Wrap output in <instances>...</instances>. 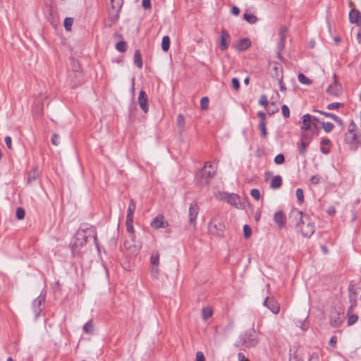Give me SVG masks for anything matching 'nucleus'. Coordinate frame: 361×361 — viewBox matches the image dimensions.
<instances>
[{
    "mask_svg": "<svg viewBox=\"0 0 361 361\" xmlns=\"http://www.w3.org/2000/svg\"><path fill=\"white\" fill-rule=\"evenodd\" d=\"M5 142H6V147L9 149H12L13 147H12V139L10 136H6L5 137Z\"/></svg>",
    "mask_w": 361,
    "mask_h": 361,
    "instance_id": "obj_57",
    "label": "nucleus"
},
{
    "mask_svg": "<svg viewBox=\"0 0 361 361\" xmlns=\"http://www.w3.org/2000/svg\"><path fill=\"white\" fill-rule=\"evenodd\" d=\"M349 20L351 23H355L358 25H361L360 12L355 8L351 9L349 13Z\"/></svg>",
    "mask_w": 361,
    "mask_h": 361,
    "instance_id": "obj_21",
    "label": "nucleus"
},
{
    "mask_svg": "<svg viewBox=\"0 0 361 361\" xmlns=\"http://www.w3.org/2000/svg\"><path fill=\"white\" fill-rule=\"evenodd\" d=\"M231 37L225 29H222L220 35L219 47L221 51H226L229 46Z\"/></svg>",
    "mask_w": 361,
    "mask_h": 361,
    "instance_id": "obj_12",
    "label": "nucleus"
},
{
    "mask_svg": "<svg viewBox=\"0 0 361 361\" xmlns=\"http://www.w3.org/2000/svg\"><path fill=\"white\" fill-rule=\"evenodd\" d=\"M45 300V296L39 295L35 299L32 304V310L34 314V319H37L43 310V303Z\"/></svg>",
    "mask_w": 361,
    "mask_h": 361,
    "instance_id": "obj_10",
    "label": "nucleus"
},
{
    "mask_svg": "<svg viewBox=\"0 0 361 361\" xmlns=\"http://www.w3.org/2000/svg\"><path fill=\"white\" fill-rule=\"evenodd\" d=\"M263 305L269 309L274 314H278L279 312V305L274 298L267 297Z\"/></svg>",
    "mask_w": 361,
    "mask_h": 361,
    "instance_id": "obj_13",
    "label": "nucleus"
},
{
    "mask_svg": "<svg viewBox=\"0 0 361 361\" xmlns=\"http://www.w3.org/2000/svg\"><path fill=\"white\" fill-rule=\"evenodd\" d=\"M289 221L304 237L310 238L315 231L314 224L311 221L310 216L303 214L298 209L290 211Z\"/></svg>",
    "mask_w": 361,
    "mask_h": 361,
    "instance_id": "obj_1",
    "label": "nucleus"
},
{
    "mask_svg": "<svg viewBox=\"0 0 361 361\" xmlns=\"http://www.w3.org/2000/svg\"><path fill=\"white\" fill-rule=\"evenodd\" d=\"M168 225V222L164 220V216L161 214L158 215L151 222V226L155 229L166 228Z\"/></svg>",
    "mask_w": 361,
    "mask_h": 361,
    "instance_id": "obj_15",
    "label": "nucleus"
},
{
    "mask_svg": "<svg viewBox=\"0 0 361 361\" xmlns=\"http://www.w3.org/2000/svg\"><path fill=\"white\" fill-rule=\"evenodd\" d=\"M212 315V310L209 307H204L202 310V316L204 320L208 319Z\"/></svg>",
    "mask_w": 361,
    "mask_h": 361,
    "instance_id": "obj_35",
    "label": "nucleus"
},
{
    "mask_svg": "<svg viewBox=\"0 0 361 361\" xmlns=\"http://www.w3.org/2000/svg\"><path fill=\"white\" fill-rule=\"evenodd\" d=\"M259 343V337L256 331L252 328L240 335L235 345L238 348H253Z\"/></svg>",
    "mask_w": 361,
    "mask_h": 361,
    "instance_id": "obj_2",
    "label": "nucleus"
},
{
    "mask_svg": "<svg viewBox=\"0 0 361 361\" xmlns=\"http://www.w3.org/2000/svg\"><path fill=\"white\" fill-rule=\"evenodd\" d=\"M343 320L341 317V314L338 312L335 311L331 312L330 315V324L334 327H338L341 325Z\"/></svg>",
    "mask_w": 361,
    "mask_h": 361,
    "instance_id": "obj_20",
    "label": "nucleus"
},
{
    "mask_svg": "<svg viewBox=\"0 0 361 361\" xmlns=\"http://www.w3.org/2000/svg\"><path fill=\"white\" fill-rule=\"evenodd\" d=\"M199 207L196 202L191 204L189 208V222L190 224H195L198 214Z\"/></svg>",
    "mask_w": 361,
    "mask_h": 361,
    "instance_id": "obj_18",
    "label": "nucleus"
},
{
    "mask_svg": "<svg viewBox=\"0 0 361 361\" xmlns=\"http://www.w3.org/2000/svg\"><path fill=\"white\" fill-rule=\"evenodd\" d=\"M342 91L341 85L338 82L336 79V75L334 74V82L331 84L326 90L329 94L338 97Z\"/></svg>",
    "mask_w": 361,
    "mask_h": 361,
    "instance_id": "obj_11",
    "label": "nucleus"
},
{
    "mask_svg": "<svg viewBox=\"0 0 361 361\" xmlns=\"http://www.w3.org/2000/svg\"><path fill=\"white\" fill-rule=\"evenodd\" d=\"M59 135L56 133H54L51 137V143L54 145L57 146L59 143Z\"/></svg>",
    "mask_w": 361,
    "mask_h": 361,
    "instance_id": "obj_56",
    "label": "nucleus"
},
{
    "mask_svg": "<svg viewBox=\"0 0 361 361\" xmlns=\"http://www.w3.org/2000/svg\"><path fill=\"white\" fill-rule=\"evenodd\" d=\"M251 46V41L249 38L245 37L240 39L235 45V49L238 51L247 50Z\"/></svg>",
    "mask_w": 361,
    "mask_h": 361,
    "instance_id": "obj_19",
    "label": "nucleus"
},
{
    "mask_svg": "<svg viewBox=\"0 0 361 361\" xmlns=\"http://www.w3.org/2000/svg\"><path fill=\"white\" fill-rule=\"evenodd\" d=\"M134 63L137 68H141L142 67V59L140 50H135V51Z\"/></svg>",
    "mask_w": 361,
    "mask_h": 361,
    "instance_id": "obj_27",
    "label": "nucleus"
},
{
    "mask_svg": "<svg viewBox=\"0 0 361 361\" xmlns=\"http://www.w3.org/2000/svg\"><path fill=\"white\" fill-rule=\"evenodd\" d=\"M302 126H301V129L305 130V131H307L310 129V126H311V122L312 121H319V118L315 117V116H311L310 114H305L302 117Z\"/></svg>",
    "mask_w": 361,
    "mask_h": 361,
    "instance_id": "obj_16",
    "label": "nucleus"
},
{
    "mask_svg": "<svg viewBox=\"0 0 361 361\" xmlns=\"http://www.w3.org/2000/svg\"><path fill=\"white\" fill-rule=\"evenodd\" d=\"M110 4L108 5L107 11L109 14V18L114 20H118L119 13L123 5V0H109Z\"/></svg>",
    "mask_w": 361,
    "mask_h": 361,
    "instance_id": "obj_5",
    "label": "nucleus"
},
{
    "mask_svg": "<svg viewBox=\"0 0 361 361\" xmlns=\"http://www.w3.org/2000/svg\"><path fill=\"white\" fill-rule=\"evenodd\" d=\"M73 18L67 17L64 19L63 25L66 31H71L73 23Z\"/></svg>",
    "mask_w": 361,
    "mask_h": 361,
    "instance_id": "obj_34",
    "label": "nucleus"
},
{
    "mask_svg": "<svg viewBox=\"0 0 361 361\" xmlns=\"http://www.w3.org/2000/svg\"><path fill=\"white\" fill-rule=\"evenodd\" d=\"M342 106H343V104L340 103V102H334V103L328 104L327 109L329 110H332V109H339Z\"/></svg>",
    "mask_w": 361,
    "mask_h": 361,
    "instance_id": "obj_48",
    "label": "nucleus"
},
{
    "mask_svg": "<svg viewBox=\"0 0 361 361\" xmlns=\"http://www.w3.org/2000/svg\"><path fill=\"white\" fill-rule=\"evenodd\" d=\"M243 18L250 24H254L257 22V18L255 15L252 13H245L243 15Z\"/></svg>",
    "mask_w": 361,
    "mask_h": 361,
    "instance_id": "obj_31",
    "label": "nucleus"
},
{
    "mask_svg": "<svg viewBox=\"0 0 361 361\" xmlns=\"http://www.w3.org/2000/svg\"><path fill=\"white\" fill-rule=\"evenodd\" d=\"M296 197L300 202H304L303 190L301 188H298L295 192Z\"/></svg>",
    "mask_w": 361,
    "mask_h": 361,
    "instance_id": "obj_47",
    "label": "nucleus"
},
{
    "mask_svg": "<svg viewBox=\"0 0 361 361\" xmlns=\"http://www.w3.org/2000/svg\"><path fill=\"white\" fill-rule=\"evenodd\" d=\"M151 274L154 279H157L159 274V253L158 251L153 252L150 257Z\"/></svg>",
    "mask_w": 361,
    "mask_h": 361,
    "instance_id": "obj_9",
    "label": "nucleus"
},
{
    "mask_svg": "<svg viewBox=\"0 0 361 361\" xmlns=\"http://www.w3.org/2000/svg\"><path fill=\"white\" fill-rule=\"evenodd\" d=\"M252 234V229L251 228L245 224L243 226V235H244V238L247 239L250 237Z\"/></svg>",
    "mask_w": 361,
    "mask_h": 361,
    "instance_id": "obj_41",
    "label": "nucleus"
},
{
    "mask_svg": "<svg viewBox=\"0 0 361 361\" xmlns=\"http://www.w3.org/2000/svg\"><path fill=\"white\" fill-rule=\"evenodd\" d=\"M133 219H126V228H127V231L129 233V237L130 238H131L132 240L133 238H135V234H134V228H133Z\"/></svg>",
    "mask_w": 361,
    "mask_h": 361,
    "instance_id": "obj_28",
    "label": "nucleus"
},
{
    "mask_svg": "<svg viewBox=\"0 0 361 361\" xmlns=\"http://www.w3.org/2000/svg\"><path fill=\"white\" fill-rule=\"evenodd\" d=\"M312 136L308 133H302L301 136V140L302 141H307V142L310 143L312 140Z\"/></svg>",
    "mask_w": 361,
    "mask_h": 361,
    "instance_id": "obj_55",
    "label": "nucleus"
},
{
    "mask_svg": "<svg viewBox=\"0 0 361 361\" xmlns=\"http://www.w3.org/2000/svg\"><path fill=\"white\" fill-rule=\"evenodd\" d=\"M310 143L307 142V141L300 140V144L298 146V152L302 157H305L306 154V147L309 145Z\"/></svg>",
    "mask_w": 361,
    "mask_h": 361,
    "instance_id": "obj_32",
    "label": "nucleus"
},
{
    "mask_svg": "<svg viewBox=\"0 0 361 361\" xmlns=\"http://www.w3.org/2000/svg\"><path fill=\"white\" fill-rule=\"evenodd\" d=\"M285 161V157L283 154H277L274 158V162L276 164H282Z\"/></svg>",
    "mask_w": 361,
    "mask_h": 361,
    "instance_id": "obj_45",
    "label": "nucleus"
},
{
    "mask_svg": "<svg viewBox=\"0 0 361 361\" xmlns=\"http://www.w3.org/2000/svg\"><path fill=\"white\" fill-rule=\"evenodd\" d=\"M208 229L210 233L217 236H222L224 232L225 226L219 219L214 218L209 222Z\"/></svg>",
    "mask_w": 361,
    "mask_h": 361,
    "instance_id": "obj_6",
    "label": "nucleus"
},
{
    "mask_svg": "<svg viewBox=\"0 0 361 361\" xmlns=\"http://www.w3.org/2000/svg\"><path fill=\"white\" fill-rule=\"evenodd\" d=\"M259 129L260 130L261 136L263 138H266L267 137V131L266 128V123H259Z\"/></svg>",
    "mask_w": 361,
    "mask_h": 361,
    "instance_id": "obj_39",
    "label": "nucleus"
},
{
    "mask_svg": "<svg viewBox=\"0 0 361 361\" xmlns=\"http://www.w3.org/2000/svg\"><path fill=\"white\" fill-rule=\"evenodd\" d=\"M298 80L302 84H305V85H310V84H312V80L310 78H308L307 77H306L302 73H299L298 74Z\"/></svg>",
    "mask_w": 361,
    "mask_h": 361,
    "instance_id": "obj_38",
    "label": "nucleus"
},
{
    "mask_svg": "<svg viewBox=\"0 0 361 361\" xmlns=\"http://www.w3.org/2000/svg\"><path fill=\"white\" fill-rule=\"evenodd\" d=\"M39 176L38 170L37 168L32 169L28 174L27 183L30 184L32 181L36 180Z\"/></svg>",
    "mask_w": 361,
    "mask_h": 361,
    "instance_id": "obj_29",
    "label": "nucleus"
},
{
    "mask_svg": "<svg viewBox=\"0 0 361 361\" xmlns=\"http://www.w3.org/2000/svg\"><path fill=\"white\" fill-rule=\"evenodd\" d=\"M279 84L281 91H285L286 90V85L283 82V76H281V78L279 79Z\"/></svg>",
    "mask_w": 361,
    "mask_h": 361,
    "instance_id": "obj_63",
    "label": "nucleus"
},
{
    "mask_svg": "<svg viewBox=\"0 0 361 361\" xmlns=\"http://www.w3.org/2000/svg\"><path fill=\"white\" fill-rule=\"evenodd\" d=\"M324 130L326 133H330L334 128V125L331 122H321Z\"/></svg>",
    "mask_w": 361,
    "mask_h": 361,
    "instance_id": "obj_37",
    "label": "nucleus"
},
{
    "mask_svg": "<svg viewBox=\"0 0 361 361\" xmlns=\"http://www.w3.org/2000/svg\"><path fill=\"white\" fill-rule=\"evenodd\" d=\"M135 201L132 199L130 202V204L128 205V211H127V216H126V219H133V214H134V212H135Z\"/></svg>",
    "mask_w": 361,
    "mask_h": 361,
    "instance_id": "obj_26",
    "label": "nucleus"
},
{
    "mask_svg": "<svg viewBox=\"0 0 361 361\" xmlns=\"http://www.w3.org/2000/svg\"><path fill=\"white\" fill-rule=\"evenodd\" d=\"M314 112H317V113H319L320 114H322L324 116H325L326 117H328V118H331L332 119H334V118L336 117V115L332 114V113H329V112H326V111H320V110H314Z\"/></svg>",
    "mask_w": 361,
    "mask_h": 361,
    "instance_id": "obj_50",
    "label": "nucleus"
},
{
    "mask_svg": "<svg viewBox=\"0 0 361 361\" xmlns=\"http://www.w3.org/2000/svg\"><path fill=\"white\" fill-rule=\"evenodd\" d=\"M282 185V178L279 175L275 176L271 181L270 187L272 189H278Z\"/></svg>",
    "mask_w": 361,
    "mask_h": 361,
    "instance_id": "obj_25",
    "label": "nucleus"
},
{
    "mask_svg": "<svg viewBox=\"0 0 361 361\" xmlns=\"http://www.w3.org/2000/svg\"><path fill=\"white\" fill-rule=\"evenodd\" d=\"M185 125V118L182 114H179L177 117V126L183 130Z\"/></svg>",
    "mask_w": 361,
    "mask_h": 361,
    "instance_id": "obj_44",
    "label": "nucleus"
},
{
    "mask_svg": "<svg viewBox=\"0 0 361 361\" xmlns=\"http://www.w3.org/2000/svg\"><path fill=\"white\" fill-rule=\"evenodd\" d=\"M142 6L145 9H149L151 8V0H142Z\"/></svg>",
    "mask_w": 361,
    "mask_h": 361,
    "instance_id": "obj_58",
    "label": "nucleus"
},
{
    "mask_svg": "<svg viewBox=\"0 0 361 361\" xmlns=\"http://www.w3.org/2000/svg\"><path fill=\"white\" fill-rule=\"evenodd\" d=\"M250 195L256 200H259L260 198V192L258 189H252L250 191Z\"/></svg>",
    "mask_w": 361,
    "mask_h": 361,
    "instance_id": "obj_49",
    "label": "nucleus"
},
{
    "mask_svg": "<svg viewBox=\"0 0 361 361\" xmlns=\"http://www.w3.org/2000/svg\"><path fill=\"white\" fill-rule=\"evenodd\" d=\"M87 241V236L84 230L78 231L75 235L71 245V251L73 255L77 252V249L83 247L86 245Z\"/></svg>",
    "mask_w": 361,
    "mask_h": 361,
    "instance_id": "obj_4",
    "label": "nucleus"
},
{
    "mask_svg": "<svg viewBox=\"0 0 361 361\" xmlns=\"http://www.w3.org/2000/svg\"><path fill=\"white\" fill-rule=\"evenodd\" d=\"M345 141L350 145L352 150L355 151L357 149L360 145V141L358 140L357 135L353 132V128H349L345 135Z\"/></svg>",
    "mask_w": 361,
    "mask_h": 361,
    "instance_id": "obj_8",
    "label": "nucleus"
},
{
    "mask_svg": "<svg viewBox=\"0 0 361 361\" xmlns=\"http://www.w3.org/2000/svg\"><path fill=\"white\" fill-rule=\"evenodd\" d=\"M25 212L22 207H18L16 209V217L19 220H22L25 218Z\"/></svg>",
    "mask_w": 361,
    "mask_h": 361,
    "instance_id": "obj_43",
    "label": "nucleus"
},
{
    "mask_svg": "<svg viewBox=\"0 0 361 361\" xmlns=\"http://www.w3.org/2000/svg\"><path fill=\"white\" fill-rule=\"evenodd\" d=\"M196 361H205L204 355L202 352L198 351L196 353Z\"/></svg>",
    "mask_w": 361,
    "mask_h": 361,
    "instance_id": "obj_59",
    "label": "nucleus"
},
{
    "mask_svg": "<svg viewBox=\"0 0 361 361\" xmlns=\"http://www.w3.org/2000/svg\"><path fill=\"white\" fill-rule=\"evenodd\" d=\"M276 224L280 228H284L286 226V216L282 211L276 212L274 216Z\"/></svg>",
    "mask_w": 361,
    "mask_h": 361,
    "instance_id": "obj_22",
    "label": "nucleus"
},
{
    "mask_svg": "<svg viewBox=\"0 0 361 361\" xmlns=\"http://www.w3.org/2000/svg\"><path fill=\"white\" fill-rule=\"evenodd\" d=\"M207 162L204 167L200 170L197 173V183L200 185H204L209 183V180L212 178L216 174V170L211 165H207Z\"/></svg>",
    "mask_w": 361,
    "mask_h": 361,
    "instance_id": "obj_3",
    "label": "nucleus"
},
{
    "mask_svg": "<svg viewBox=\"0 0 361 361\" xmlns=\"http://www.w3.org/2000/svg\"><path fill=\"white\" fill-rule=\"evenodd\" d=\"M116 49L120 52H124L127 49V43L123 40L120 41L116 43Z\"/></svg>",
    "mask_w": 361,
    "mask_h": 361,
    "instance_id": "obj_36",
    "label": "nucleus"
},
{
    "mask_svg": "<svg viewBox=\"0 0 361 361\" xmlns=\"http://www.w3.org/2000/svg\"><path fill=\"white\" fill-rule=\"evenodd\" d=\"M289 361H303L302 357L298 353L296 347L290 349Z\"/></svg>",
    "mask_w": 361,
    "mask_h": 361,
    "instance_id": "obj_23",
    "label": "nucleus"
},
{
    "mask_svg": "<svg viewBox=\"0 0 361 361\" xmlns=\"http://www.w3.org/2000/svg\"><path fill=\"white\" fill-rule=\"evenodd\" d=\"M227 202L231 205L238 207V204L240 202V197L234 193L229 194L227 196Z\"/></svg>",
    "mask_w": 361,
    "mask_h": 361,
    "instance_id": "obj_24",
    "label": "nucleus"
},
{
    "mask_svg": "<svg viewBox=\"0 0 361 361\" xmlns=\"http://www.w3.org/2000/svg\"><path fill=\"white\" fill-rule=\"evenodd\" d=\"M125 248L130 252L132 254H137L141 249V245L140 243H135L134 238L132 240H126L124 242Z\"/></svg>",
    "mask_w": 361,
    "mask_h": 361,
    "instance_id": "obj_14",
    "label": "nucleus"
},
{
    "mask_svg": "<svg viewBox=\"0 0 361 361\" xmlns=\"http://www.w3.org/2000/svg\"><path fill=\"white\" fill-rule=\"evenodd\" d=\"M281 111H282L283 116L285 118H288L290 116V110L287 105L283 104L281 106Z\"/></svg>",
    "mask_w": 361,
    "mask_h": 361,
    "instance_id": "obj_51",
    "label": "nucleus"
},
{
    "mask_svg": "<svg viewBox=\"0 0 361 361\" xmlns=\"http://www.w3.org/2000/svg\"><path fill=\"white\" fill-rule=\"evenodd\" d=\"M308 361H319V355L317 353H312L309 358Z\"/></svg>",
    "mask_w": 361,
    "mask_h": 361,
    "instance_id": "obj_62",
    "label": "nucleus"
},
{
    "mask_svg": "<svg viewBox=\"0 0 361 361\" xmlns=\"http://www.w3.org/2000/svg\"><path fill=\"white\" fill-rule=\"evenodd\" d=\"M118 20H112L109 18V14H108V18L104 20V26L106 27H111L114 24H115Z\"/></svg>",
    "mask_w": 361,
    "mask_h": 361,
    "instance_id": "obj_53",
    "label": "nucleus"
},
{
    "mask_svg": "<svg viewBox=\"0 0 361 361\" xmlns=\"http://www.w3.org/2000/svg\"><path fill=\"white\" fill-rule=\"evenodd\" d=\"M231 82L233 89H235V90H238L240 89V82L237 78H233Z\"/></svg>",
    "mask_w": 361,
    "mask_h": 361,
    "instance_id": "obj_54",
    "label": "nucleus"
},
{
    "mask_svg": "<svg viewBox=\"0 0 361 361\" xmlns=\"http://www.w3.org/2000/svg\"><path fill=\"white\" fill-rule=\"evenodd\" d=\"M337 343V338L336 336H332L329 341V345L332 346L333 348H335Z\"/></svg>",
    "mask_w": 361,
    "mask_h": 361,
    "instance_id": "obj_64",
    "label": "nucleus"
},
{
    "mask_svg": "<svg viewBox=\"0 0 361 361\" xmlns=\"http://www.w3.org/2000/svg\"><path fill=\"white\" fill-rule=\"evenodd\" d=\"M348 325L351 326L357 322L358 319V317L356 314H353L352 313H350V314H348Z\"/></svg>",
    "mask_w": 361,
    "mask_h": 361,
    "instance_id": "obj_40",
    "label": "nucleus"
},
{
    "mask_svg": "<svg viewBox=\"0 0 361 361\" xmlns=\"http://www.w3.org/2000/svg\"><path fill=\"white\" fill-rule=\"evenodd\" d=\"M257 116L260 118L259 123H265V120H266V118H267L265 113H264L263 111H259L257 113Z\"/></svg>",
    "mask_w": 361,
    "mask_h": 361,
    "instance_id": "obj_60",
    "label": "nucleus"
},
{
    "mask_svg": "<svg viewBox=\"0 0 361 361\" xmlns=\"http://www.w3.org/2000/svg\"><path fill=\"white\" fill-rule=\"evenodd\" d=\"M93 327L92 320H90L83 326V331L87 334H92L93 333Z\"/></svg>",
    "mask_w": 361,
    "mask_h": 361,
    "instance_id": "obj_33",
    "label": "nucleus"
},
{
    "mask_svg": "<svg viewBox=\"0 0 361 361\" xmlns=\"http://www.w3.org/2000/svg\"><path fill=\"white\" fill-rule=\"evenodd\" d=\"M287 32H288V29L286 26H281L280 27V30H279V33L280 39L277 44V53L276 54H277V58L281 61H283V56L281 54V52L285 47V42H286V39L287 37Z\"/></svg>",
    "mask_w": 361,
    "mask_h": 361,
    "instance_id": "obj_7",
    "label": "nucleus"
},
{
    "mask_svg": "<svg viewBox=\"0 0 361 361\" xmlns=\"http://www.w3.org/2000/svg\"><path fill=\"white\" fill-rule=\"evenodd\" d=\"M319 181H320V177L317 175L312 176L310 178L311 183L314 184V185L318 184L319 183Z\"/></svg>",
    "mask_w": 361,
    "mask_h": 361,
    "instance_id": "obj_61",
    "label": "nucleus"
},
{
    "mask_svg": "<svg viewBox=\"0 0 361 361\" xmlns=\"http://www.w3.org/2000/svg\"><path fill=\"white\" fill-rule=\"evenodd\" d=\"M170 37L168 35L164 36L161 41V49L164 51L166 52L170 48Z\"/></svg>",
    "mask_w": 361,
    "mask_h": 361,
    "instance_id": "obj_30",
    "label": "nucleus"
},
{
    "mask_svg": "<svg viewBox=\"0 0 361 361\" xmlns=\"http://www.w3.org/2000/svg\"><path fill=\"white\" fill-rule=\"evenodd\" d=\"M147 96L145 91L141 90L139 92L138 96V104L141 108V109L145 112L147 113L149 110L148 105H147Z\"/></svg>",
    "mask_w": 361,
    "mask_h": 361,
    "instance_id": "obj_17",
    "label": "nucleus"
},
{
    "mask_svg": "<svg viewBox=\"0 0 361 361\" xmlns=\"http://www.w3.org/2000/svg\"><path fill=\"white\" fill-rule=\"evenodd\" d=\"M71 66L74 72H79L80 70V65L79 64L78 61L74 59H71Z\"/></svg>",
    "mask_w": 361,
    "mask_h": 361,
    "instance_id": "obj_46",
    "label": "nucleus"
},
{
    "mask_svg": "<svg viewBox=\"0 0 361 361\" xmlns=\"http://www.w3.org/2000/svg\"><path fill=\"white\" fill-rule=\"evenodd\" d=\"M268 103H269V102H268L267 96L265 94L261 95L259 101V104L261 106H266L268 104Z\"/></svg>",
    "mask_w": 361,
    "mask_h": 361,
    "instance_id": "obj_52",
    "label": "nucleus"
},
{
    "mask_svg": "<svg viewBox=\"0 0 361 361\" xmlns=\"http://www.w3.org/2000/svg\"><path fill=\"white\" fill-rule=\"evenodd\" d=\"M200 106L203 110H206L209 107V99L207 97H204L200 100Z\"/></svg>",
    "mask_w": 361,
    "mask_h": 361,
    "instance_id": "obj_42",
    "label": "nucleus"
}]
</instances>
